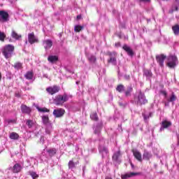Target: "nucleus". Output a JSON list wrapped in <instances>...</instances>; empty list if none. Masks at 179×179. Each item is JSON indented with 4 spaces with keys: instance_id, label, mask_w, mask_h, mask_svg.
Segmentation results:
<instances>
[{
    "instance_id": "f257e3e1",
    "label": "nucleus",
    "mask_w": 179,
    "mask_h": 179,
    "mask_svg": "<svg viewBox=\"0 0 179 179\" xmlns=\"http://www.w3.org/2000/svg\"><path fill=\"white\" fill-rule=\"evenodd\" d=\"M14 51L15 46L13 45H6L1 50L2 54L6 59L12 58Z\"/></svg>"
},
{
    "instance_id": "f03ea898",
    "label": "nucleus",
    "mask_w": 179,
    "mask_h": 179,
    "mask_svg": "<svg viewBox=\"0 0 179 179\" xmlns=\"http://www.w3.org/2000/svg\"><path fill=\"white\" fill-rule=\"evenodd\" d=\"M69 100V97L66 94H64L63 95H57L55 97L53 101L56 106H62L64 103H66V101Z\"/></svg>"
},
{
    "instance_id": "7ed1b4c3",
    "label": "nucleus",
    "mask_w": 179,
    "mask_h": 179,
    "mask_svg": "<svg viewBox=\"0 0 179 179\" xmlns=\"http://www.w3.org/2000/svg\"><path fill=\"white\" fill-rule=\"evenodd\" d=\"M106 144V140L103 138L99 141V152L102 155V157H106L108 155V150L104 145Z\"/></svg>"
},
{
    "instance_id": "20e7f679",
    "label": "nucleus",
    "mask_w": 179,
    "mask_h": 179,
    "mask_svg": "<svg viewBox=\"0 0 179 179\" xmlns=\"http://www.w3.org/2000/svg\"><path fill=\"white\" fill-rule=\"evenodd\" d=\"M177 64H178V59L176 56L171 55L168 57L167 66H169V68L173 69L177 66Z\"/></svg>"
},
{
    "instance_id": "39448f33",
    "label": "nucleus",
    "mask_w": 179,
    "mask_h": 179,
    "mask_svg": "<svg viewBox=\"0 0 179 179\" xmlns=\"http://www.w3.org/2000/svg\"><path fill=\"white\" fill-rule=\"evenodd\" d=\"M135 100L138 106H142V104H146L148 103V100L146 99V96H145V94L142 92V91L139 92V94Z\"/></svg>"
},
{
    "instance_id": "423d86ee",
    "label": "nucleus",
    "mask_w": 179,
    "mask_h": 179,
    "mask_svg": "<svg viewBox=\"0 0 179 179\" xmlns=\"http://www.w3.org/2000/svg\"><path fill=\"white\" fill-rule=\"evenodd\" d=\"M38 36L34 35V32L28 34V43L29 44H35L36 43H38Z\"/></svg>"
},
{
    "instance_id": "0eeeda50",
    "label": "nucleus",
    "mask_w": 179,
    "mask_h": 179,
    "mask_svg": "<svg viewBox=\"0 0 179 179\" xmlns=\"http://www.w3.org/2000/svg\"><path fill=\"white\" fill-rule=\"evenodd\" d=\"M64 114H65V110L63 108H57L53 110V115L55 118H61V117H64Z\"/></svg>"
},
{
    "instance_id": "6e6552de",
    "label": "nucleus",
    "mask_w": 179,
    "mask_h": 179,
    "mask_svg": "<svg viewBox=\"0 0 179 179\" xmlns=\"http://www.w3.org/2000/svg\"><path fill=\"white\" fill-rule=\"evenodd\" d=\"M9 17V14L6 11L1 10L0 11V22L4 23L8 22Z\"/></svg>"
},
{
    "instance_id": "1a4fd4ad",
    "label": "nucleus",
    "mask_w": 179,
    "mask_h": 179,
    "mask_svg": "<svg viewBox=\"0 0 179 179\" xmlns=\"http://www.w3.org/2000/svg\"><path fill=\"white\" fill-rule=\"evenodd\" d=\"M109 55L110 57V59L108 60V62L109 64H111L112 65H117V58L115 57H117V52H110L109 53Z\"/></svg>"
},
{
    "instance_id": "9d476101",
    "label": "nucleus",
    "mask_w": 179,
    "mask_h": 179,
    "mask_svg": "<svg viewBox=\"0 0 179 179\" xmlns=\"http://www.w3.org/2000/svg\"><path fill=\"white\" fill-rule=\"evenodd\" d=\"M156 59L159 66H164V59H166V56L164 55H157Z\"/></svg>"
},
{
    "instance_id": "9b49d317",
    "label": "nucleus",
    "mask_w": 179,
    "mask_h": 179,
    "mask_svg": "<svg viewBox=\"0 0 179 179\" xmlns=\"http://www.w3.org/2000/svg\"><path fill=\"white\" fill-rule=\"evenodd\" d=\"M43 45L45 51H48V50H50L52 47V41L50 39L44 40L43 41Z\"/></svg>"
},
{
    "instance_id": "f8f14e48",
    "label": "nucleus",
    "mask_w": 179,
    "mask_h": 179,
    "mask_svg": "<svg viewBox=\"0 0 179 179\" xmlns=\"http://www.w3.org/2000/svg\"><path fill=\"white\" fill-rule=\"evenodd\" d=\"M46 92H48L49 94H55V93L59 92V87L57 86L48 87L46 88Z\"/></svg>"
},
{
    "instance_id": "ddd939ff",
    "label": "nucleus",
    "mask_w": 179,
    "mask_h": 179,
    "mask_svg": "<svg viewBox=\"0 0 179 179\" xmlns=\"http://www.w3.org/2000/svg\"><path fill=\"white\" fill-rule=\"evenodd\" d=\"M169 127H171V122L167 120H163L162 122V127L159 129L160 132L162 131H164L165 128H169Z\"/></svg>"
},
{
    "instance_id": "4468645a",
    "label": "nucleus",
    "mask_w": 179,
    "mask_h": 179,
    "mask_svg": "<svg viewBox=\"0 0 179 179\" xmlns=\"http://www.w3.org/2000/svg\"><path fill=\"white\" fill-rule=\"evenodd\" d=\"M120 157H121V152L117 151L113 155V161L116 162V163H121V159H120Z\"/></svg>"
},
{
    "instance_id": "2eb2a0df",
    "label": "nucleus",
    "mask_w": 179,
    "mask_h": 179,
    "mask_svg": "<svg viewBox=\"0 0 179 179\" xmlns=\"http://www.w3.org/2000/svg\"><path fill=\"white\" fill-rule=\"evenodd\" d=\"M122 48L123 50H124V51H126V52L129 57L134 56V50H132L131 47L128 46L127 45H124Z\"/></svg>"
},
{
    "instance_id": "dca6fc26",
    "label": "nucleus",
    "mask_w": 179,
    "mask_h": 179,
    "mask_svg": "<svg viewBox=\"0 0 179 179\" xmlns=\"http://www.w3.org/2000/svg\"><path fill=\"white\" fill-rule=\"evenodd\" d=\"M10 170L13 171V173H20L22 171V166L19 164H15L13 167H10Z\"/></svg>"
},
{
    "instance_id": "f3484780",
    "label": "nucleus",
    "mask_w": 179,
    "mask_h": 179,
    "mask_svg": "<svg viewBox=\"0 0 179 179\" xmlns=\"http://www.w3.org/2000/svg\"><path fill=\"white\" fill-rule=\"evenodd\" d=\"M132 152L135 159L138 162H142V154H141L137 150H133Z\"/></svg>"
},
{
    "instance_id": "a211bd4d",
    "label": "nucleus",
    "mask_w": 179,
    "mask_h": 179,
    "mask_svg": "<svg viewBox=\"0 0 179 179\" xmlns=\"http://www.w3.org/2000/svg\"><path fill=\"white\" fill-rule=\"evenodd\" d=\"M24 76L27 80H33V79H34V73L33 71H27Z\"/></svg>"
},
{
    "instance_id": "6ab92c4d",
    "label": "nucleus",
    "mask_w": 179,
    "mask_h": 179,
    "mask_svg": "<svg viewBox=\"0 0 179 179\" xmlns=\"http://www.w3.org/2000/svg\"><path fill=\"white\" fill-rule=\"evenodd\" d=\"M21 111L24 114H30V113H31V109L26 105H22Z\"/></svg>"
},
{
    "instance_id": "aec40b11",
    "label": "nucleus",
    "mask_w": 179,
    "mask_h": 179,
    "mask_svg": "<svg viewBox=\"0 0 179 179\" xmlns=\"http://www.w3.org/2000/svg\"><path fill=\"white\" fill-rule=\"evenodd\" d=\"M135 176H138V173L130 172L129 173H126L125 175L122 176V179L131 178V177H134Z\"/></svg>"
},
{
    "instance_id": "412c9836",
    "label": "nucleus",
    "mask_w": 179,
    "mask_h": 179,
    "mask_svg": "<svg viewBox=\"0 0 179 179\" xmlns=\"http://www.w3.org/2000/svg\"><path fill=\"white\" fill-rule=\"evenodd\" d=\"M152 156L153 155H152V152L145 151L143 157L145 160H150V159H152Z\"/></svg>"
},
{
    "instance_id": "4be33fe9",
    "label": "nucleus",
    "mask_w": 179,
    "mask_h": 179,
    "mask_svg": "<svg viewBox=\"0 0 179 179\" xmlns=\"http://www.w3.org/2000/svg\"><path fill=\"white\" fill-rule=\"evenodd\" d=\"M11 37L15 40H20V38H22V35L17 34L15 30H13L11 32Z\"/></svg>"
},
{
    "instance_id": "5701e85b",
    "label": "nucleus",
    "mask_w": 179,
    "mask_h": 179,
    "mask_svg": "<svg viewBox=\"0 0 179 179\" xmlns=\"http://www.w3.org/2000/svg\"><path fill=\"white\" fill-rule=\"evenodd\" d=\"M101 127H103V123H99L96 127H94V134L99 135L100 134V131H101Z\"/></svg>"
},
{
    "instance_id": "b1692460",
    "label": "nucleus",
    "mask_w": 179,
    "mask_h": 179,
    "mask_svg": "<svg viewBox=\"0 0 179 179\" xmlns=\"http://www.w3.org/2000/svg\"><path fill=\"white\" fill-rule=\"evenodd\" d=\"M48 155L50 156V157H52L55 155L57 153V149L55 148H50L46 150Z\"/></svg>"
},
{
    "instance_id": "393cba45",
    "label": "nucleus",
    "mask_w": 179,
    "mask_h": 179,
    "mask_svg": "<svg viewBox=\"0 0 179 179\" xmlns=\"http://www.w3.org/2000/svg\"><path fill=\"white\" fill-rule=\"evenodd\" d=\"M176 100H177V96H176V94H174V92H172L171 97L166 99V101L171 103H174Z\"/></svg>"
},
{
    "instance_id": "a878e982",
    "label": "nucleus",
    "mask_w": 179,
    "mask_h": 179,
    "mask_svg": "<svg viewBox=\"0 0 179 179\" xmlns=\"http://www.w3.org/2000/svg\"><path fill=\"white\" fill-rule=\"evenodd\" d=\"M48 61H49V62H51L52 64H54V62H57L58 61V57L50 55L48 57Z\"/></svg>"
},
{
    "instance_id": "bb28decb",
    "label": "nucleus",
    "mask_w": 179,
    "mask_h": 179,
    "mask_svg": "<svg viewBox=\"0 0 179 179\" xmlns=\"http://www.w3.org/2000/svg\"><path fill=\"white\" fill-rule=\"evenodd\" d=\"M42 121L45 125H51V124H50V119L48 118V115L42 116Z\"/></svg>"
},
{
    "instance_id": "cd10ccee",
    "label": "nucleus",
    "mask_w": 179,
    "mask_h": 179,
    "mask_svg": "<svg viewBox=\"0 0 179 179\" xmlns=\"http://www.w3.org/2000/svg\"><path fill=\"white\" fill-rule=\"evenodd\" d=\"M179 8V0H175V4L172 6V10L170 11L171 13H173L174 10H178Z\"/></svg>"
},
{
    "instance_id": "c85d7f7f",
    "label": "nucleus",
    "mask_w": 179,
    "mask_h": 179,
    "mask_svg": "<svg viewBox=\"0 0 179 179\" xmlns=\"http://www.w3.org/2000/svg\"><path fill=\"white\" fill-rule=\"evenodd\" d=\"M9 138L14 141H16L19 139V134H17V133L15 132H12L11 134H10Z\"/></svg>"
},
{
    "instance_id": "c756f323",
    "label": "nucleus",
    "mask_w": 179,
    "mask_h": 179,
    "mask_svg": "<svg viewBox=\"0 0 179 179\" xmlns=\"http://www.w3.org/2000/svg\"><path fill=\"white\" fill-rule=\"evenodd\" d=\"M28 174H29V176H31V177L32 178V179H37V178H38V177H39L38 174H37V173H36V172H34V171H29L28 172Z\"/></svg>"
},
{
    "instance_id": "7c9ffc66",
    "label": "nucleus",
    "mask_w": 179,
    "mask_h": 179,
    "mask_svg": "<svg viewBox=\"0 0 179 179\" xmlns=\"http://www.w3.org/2000/svg\"><path fill=\"white\" fill-rule=\"evenodd\" d=\"M172 30L175 34V36H178L179 34V25L176 24L172 27Z\"/></svg>"
},
{
    "instance_id": "2f4dec72",
    "label": "nucleus",
    "mask_w": 179,
    "mask_h": 179,
    "mask_svg": "<svg viewBox=\"0 0 179 179\" xmlns=\"http://www.w3.org/2000/svg\"><path fill=\"white\" fill-rule=\"evenodd\" d=\"M26 125H27L28 128H33V127H34L35 125V122H34V120H27L26 121Z\"/></svg>"
},
{
    "instance_id": "473e14b6",
    "label": "nucleus",
    "mask_w": 179,
    "mask_h": 179,
    "mask_svg": "<svg viewBox=\"0 0 179 179\" xmlns=\"http://www.w3.org/2000/svg\"><path fill=\"white\" fill-rule=\"evenodd\" d=\"M96 56L93 55H90V56H88V60L91 64H94V62H96Z\"/></svg>"
},
{
    "instance_id": "72a5a7b5",
    "label": "nucleus",
    "mask_w": 179,
    "mask_h": 179,
    "mask_svg": "<svg viewBox=\"0 0 179 179\" xmlns=\"http://www.w3.org/2000/svg\"><path fill=\"white\" fill-rule=\"evenodd\" d=\"M52 129V125L51 124L46 125L45 134H47L48 135H50L51 134Z\"/></svg>"
},
{
    "instance_id": "f704fd0d",
    "label": "nucleus",
    "mask_w": 179,
    "mask_h": 179,
    "mask_svg": "<svg viewBox=\"0 0 179 179\" xmlns=\"http://www.w3.org/2000/svg\"><path fill=\"white\" fill-rule=\"evenodd\" d=\"M83 29H85L84 26L76 25L74 27V31L77 33H79V31H81V30H83Z\"/></svg>"
},
{
    "instance_id": "c9c22d12",
    "label": "nucleus",
    "mask_w": 179,
    "mask_h": 179,
    "mask_svg": "<svg viewBox=\"0 0 179 179\" xmlns=\"http://www.w3.org/2000/svg\"><path fill=\"white\" fill-rule=\"evenodd\" d=\"M116 90L117 92H119V93H122V92H124V90H125V87H124L123 85H117Z\"/></svg>"
},
{
    "instance_id": "e433bc0d",
    "label": "nucleus",
    "mask_w": 179,
    "mask_h": 179,
    "mask_svg": "<svg viewBox=\"0 0 179 179\" xmlns=\"http://www.w3.org/2000/svg\"><path fill=\"white\" fill-rule=\"evenodd\" d=\"M90 118H91V120H93L94 121H98L99 117L97 116V113H92L90 115Z\"/></svg>"
},
{
    "instance_id": "4c0bfd02",
    "label": "nucleus",
    "mask_w": 179,
    "mask_h": 179,
    "mask_svg": "<svg viewBox=\"0 0 179 179\" xmlns=\"http://www.w3.org/2000/svg\"><path fill=\"white\" fill-rule=\"evenodd\" d=\"M144 75L146 78H152V71L150 70H145Z\"/></svg>"
},
{
    "instance_id": "58836bf2",
    "label": "nucleus",
    "mask_w": 179,
    "mask_h": 179,
    "mask_svg": "<svg viewBox=\"0 0 179 179\" xmlns=\"http://www.w3.org/2000/svg\"><path fill=\"white\" fill-rule=\"evenodd\" d=\"M131 93H132V87H129L127 90L125 92L126 97L131 96Z\"/></svg>"
},
{
    "instance_id": "ea45409f",
    "label": "nucleus",
    "mask_w": 179,
    "mask_h": 179,
    "mask_svg": "<svg viewBox=\"0 0 179 179\" xmlns=\"http://www.w3.org/2000/svg\"><path fill=\"white\" fill-rule=\"evenodd\" d=\"M76 164L73 162V160H71L69 162V169H75Z\"/></svg>"
},
{
    "instance_id": "a19ab883",
    "label": "nucleus",
    "mask_w": 179,
    "mask_h": 179,
    "mask_svg": "<svg viewBox=\"0 0 179 179\" xmlns=\"http://www.w3.org/2000/svg\"><path fill=\"white\" fill-rule=\"evenodd\" d=\"M38 110L40 111L41 113H49L50 112V110H48L47 108H38Z\"/></svg>"
},
{
    "instance_id": "79ce46f5",
    "label": "nucleus",
    "mask_w": 179,
    "mask_h": 179,
    "mask_svg": "<svg viewBox=\"0 0 179 179\" xmlns=\"http://www.w3.org/2000/svg\"><path fill=\"white\" fill-rule=\"evenodd\" d=\"M5 37H6V35L3 32L0 31V41H5Z\"/></svg>"
},
{
    "instance_id": "37998d69",
    "label": "nucleus",
    "mask_w": 179,
    "mask_h": 179,
    "mask_svg": "<svg viewBox=\"0 0 179 179\" xmlns=\"http://www.w3.org/2000/svg\"><path fill=\"white\" fill-rule=\"evenodd\" d=\"M14 68L15 69H20V68H22V63L20 62H17L14 64Z\"/></svg>"
},
{
    "instance_id": "c03bdc74",
    "label": "nucleus",
    "mask_w": 179,
    "mask_h": 179,
    "mask_svg": "<svg viewBox=\"0 0 179 179\" xmlns=\"http://www.w3.org/2000/svg\"><path fill=\"white\" fill-rule=\"evenodd\" d=\"M6 122H8V124H15V122H16V120L8 119L6 120Z\"/></svg>"
},
{
    "instance_id": "a18cd8bd",
    "label": "nucleus",
    "mask_w": 179,
    "mask_h": 179,
    "mask_svg": "<svg viewBox=\"0 0 179 179\" xmlns=\"http://www.w3.org/2000/svg\"><path fill=\"white\" fill-rule=\"evenodd\" d=\"M143 117H144L145 121H148V120H149V117H152V113H150V115H143Z\"/></svg>"
},
{
    "instance_id": "49530a36",
    "label": "nucleus",
    "mask_w": 179,
    "mask_h": 179,
    "mask_svg": "<svg viewBox=\"0 0 179 179\" xmlns=\"http://www.w3.org/2000/svg\"><path fill=\"white\" fill-rule=\"evenodd\" d=\"M45 141V138H44V136H41L40 138V143H42V145H44Z\"/></svg>"
},
{
    "instance_id": "de8ad7c7",
    "label": "nucleus",
    "mask_w": 179,
    "mask_h": 179,
    "mask_svg": "<svg viewBox=\"0 0 179 179\" xmlns=\"http://www.w3.org/2000/svg\"><path fill=\"white\" fill-rule=\"evenodd\" d=\"M161 93L164 95L165 99H167V92L166 91H162Z\"/></svg>"
},
{
    "instance_id": "09e8293b",
    "label": "nucleus",
    "mask_w": 179,
    "mask_h": 179,
    "mask_svg": "<svg viewBox=\"0 0 179 179\" xmlns=\"http://www.w3.org/2000/svg\"><path fill=\"white\" fill-rule=\"evenodd\" d=\"M43 78H46V79H50V78L48 77V74H43Z\"/></svg>"
},
{
    "instance_id": "8fccbe9b",
    "label": "nucleus",
    "mask_w": 179,
    "mask_h": 179,
    "mask_svg": "<svg viewBox=\"0 0 179 179\" xmlns=\"http://www.w3.org/2000/svg\"><path fill=\"white\" fill-rule=\"evenodd\" d=\"M129 78H130L129 76H127V75L124 76V79H126V80H129Z\"/></svg>"
},
{
    "instance_id": "3c124183",
    "label": "nucleus",
    "mask_w": 179,
    "mask_h": 179,
    "mask_svg": "<svg viewBox=\"0 0 179 179\" xmlns=\"http://www.w3.org/2000/svg\"><path fill=\"white\" fill-rule=\"evenodd\" d=\"M169 103L170 102H169V101H167L166 102V101L164 102V104H165L166 107L169 106Z\"/></svg>"
},
{
    "instance_id": "603ef678",
    "label": "nucleus",
    "mask_w": 179,
    "mask_h": 179,
    "mask_svg": "<svg viewBox=\"0 0 179 179\" xmlns=\"http://www.w3.org/2000/svg\"><path fill=\"white\" fill-rule=\"evenodd\" d=\"M141 2H150V0H140Z\"/></svg>"
},
{
    "instance_id": "864d4df0",
    "label": "nucleus",
    "mask_w": 179,
    "mask_h": 179,
    "mask_svg": "<svg viewBox=\"0 0 179 179\" xmlns=\"http://www.w3.org/2000/svg\"><path fill=\"white\" fill-rule=\"evenodd\" d=\"M120 45H121V43H115V47H120Z\"/></svg>"
},
{
    "instance_id": "5fc2aeb1",
    "label": "nucleus",
    "mask_w": 179,
    "mask_h": 179,
    "mask_svg": "<svg viewBox=\"0 0 179 179\" xmlns=\"http://www.w3.org/2000/svg\"><path fill=\"white\" fill-rule=\"evenodd\" d=\"M131 168L134 169V164L131 163Z\"/></svg>"
},
{
    "instance_id": "6e6d98bb",
    "label": "nucleus",
    "mask_w": 179,
    "mask_h": 179,
    "mask_svg": "<svg viewBox=\"0 0 179 179\" xmlns=\"http://www.w3.org/2000/svg\"><path fill=\"white\" fill-rule=\"evenodd\" d=\"M77 19H80V15H78Z\"/></svg>"
},
{
    "instance_id": "4d7b16f0",
    "label": "nucleus",
    "mask_w": 179,
    "mask_h": 179,
    "mask_svg": "<svg viewBox=\"0 0 179 179\" xmlns=\"http://www.w3.org/2000/svg\"><path fill=\"white\" fill-rule=\"evenodd\" d=\"M106 179H113V178H111L110 177H106Z\"/></svg>"
},
{
    "instance_id": "13d9d810",
    "label": "nucleus",
    "mask_w": 179,
    "mask_h": 179,
    "mask_svg": "<svg viewBox=\"0 0 179 179\" xmlns=\"http://www.w3.org/2000/svg\"><path fill=\"white\" fill-rule=\"evenodd\" d=\"M76 85H79V81H77V82H76Z\"/></svg>"
},
{
    "instance_id": "bf43d9fd",
    "label": "nucleus",
    "mask_w": 179,
    "mask_h": 179,
    "mask_svg": "<svg viewBox=\"0 0 179 179\" xmlns=\"http://www.w3.org/2000/svg\"><path fill=\"white\" fill-rule=\"evenodd\" d=\"M25 44H27V41H25Z\"/></svg>"
},
{
    "instance_id": "052dcab7",
    "label": "nucleus",
    "mask_w": 179,
    "mask_h": 179,
    "mask_svg": "<svg viewBox=\"0 0 179 179\" xmlns=\"http://www.w3.org/2000/svg\"><path fill=\"white\" fill-rule=\"evenodd\" d=\"M163 1H169V0H163Z\"/></svg>"
}]
</instances>
